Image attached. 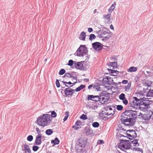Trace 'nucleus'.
<instances>
[{"label": "nucleus", "instance_id": "obj_1", "mask_svg": "<svg viewBox=\"0 0 153 153\" xmlns=\"http://www.w3.org/2000/svg\"><path fill=\"white\" fill-rule=\"evenodd\" d=\"M137 114L136 112L133 110H127L122 113L120 120L122 123L126 126H131L135 122Z\"/></svg>", "mask_w": 153, "mask_h": 153}, {"label": "nucleus", "instance_id": "obj_2", "mask_svg": "<svg viewBox=\"0 0 153 153\" xmlns=\"http://www.w3.org/2000/svg\"><path fill=\"white\" fill-rule=\"evenodd\" d=\"M51 117L50 114H44L37 118L36 121L37 124L43 127L48 126L51 121Z\"/></svg>", "mask_w": 153, "mask_h": 153}, {"label": "nucleus", "instance_id": "obj_3", "mask_svg": "<svg viewBox=\"0 0 153 153\" xmlns=\"http://www.w3.org/2000/svg\"><path fill=\"white\" fill-rule=\"evenodd\" d=\"M115 108L113 106H108L104 108L101 113V116L110 118L114 114Z\"/></svg>", "mask_w": 153, "mask_h": 153}, {"label": "nucleus", "instance_id": "obj_4", "mask_svg": "<svg viewBox=\"0 0 153 153\" xmlns=\"http://www.w3.org/2000/svg\"><path fill=\"white\" fill-rule=\"evenodd\" d=\"M88 50L85 45H80L76 52L77 56L80 57H85V60L88 59L87 55Z\"/></svg>", "mask_w": 153, "mask_h": 153}, {"label": "nucleus", "instance_id": "obj_5", "mask_svg": "<svg viewBox=\"0 0 153 153\" xmlns=\"http://www.w3.org/2000/svg\"><path fill=\"white\" fill-rule=\"evenodd\" d=\"M131 144L130 141L128 140H122L118 145V148L126 152L127 149L131 148Z\"/></svg>", "mask_w": 153, "mask_h": 153}, {"label": "nucleus", "instance_id": "obj_6", "mask_svg": "<svg viewBox=\"0 0 153 153\" xmlns=\"http://www.w3.org/2000/svg\"><path fill=\"white\" fill-rule=\"evenodd\" d=\"M109 94L105 91H102L100 94V102L102 104H106L109 99Z\"/></svg>", "mask_w": 153, "mask_h": 153}, {"label": "nucleus", "instance_id": "obj_7", "mask_svg": "<svg viewBox=\"0 0 153 153\" xmlns=\"http://www.w3.org/2000/svg\"><path fill=\"white\" fill-rule=\"evenodd\" d=\"M109 30H102L98 33V36L100 38H105V39L109 38L110 37Z\"/></svg>", "mask_w": 153, "mask_h": 153}, {"label": "nucleus", "instance_id": "obj_8", "mask_svg": "<svg viewBox=\"0 0 153 153\" xmlns=\"http://www.w3.org/2000/svg\"><path fill=\"white\" fill-rule=\"evenodd\" d=\"M150 104V101L149 100H144L143 99L140 104L139 108L141 110L142 109L143 110L144 109L147 108Z\"/></svg>", "mask_w": 153, "mask_h": 153}, {"label": "nucleus", "instance_id": "obj_9", "mask_svg": "<svg viewBox=\"0 0 153 153\" xmlns=\"http://www.w3.org/2000/svg\"><path fill=\"white\" fill-rule=\"evenodd\" d=\"M126 134L129 137V138L131 140L136 138L137 136L135 131L133 130H127Z\"/></svg>", "mask_w": 153, "mask_h": 153}, {"label": "nucleus", "instance_id": "obj_10", "mask_svg": "<svg viewBox=\"0 0 153 153\" xmlns=\"http://www.w3.org/2000/svg\"><path fill=\"white\" fill-rule=\"evenodd\" d=\"M152 114V111H149L148 113L142 115L141 117L143 120L144 121L148 120L150 119Z\"/></svg>", "mask_w": 153, "mask_h": 153}, {"label": "nucleus", "instance_id": "obj_11", "mask_svg": "<svg viewBox=\"0 0 153 153\" xmlns=\"http://www.w3.org/2000/svg\"><path fill=\"white\" fill-rule=\"evenodd\" d=\"M88 100H91L94 101L100 102V95L94 96L93 95H88Z\"/></svg>", "mask_w": 153, "mask_h": 153}, {"label": "nucleus", "instance_id": "obj_12", "mask_svg": "<svg viewBox=\"0 0 153 153\" xmlns=\"http://www.w3.org/2000/svg\"><path fill=\"white\" fill-rule=\"evenodd\" d=\"M75 92V90H73L69 87L66 88L64 90L65 94L66 96L72 95Z\"/></svg>", "mask_w": 153, "mask_h": 153}, {"label": "nucleus", "instance_id": "obj_13", "mask_svg": "<svg viewBox=\"0 0 153 153\" xmlns=\"http://www.w3.org/2000/svg\"><path fill=\"white\" fill-rule=\"evenodd\" d=\"M119 98L120 100H122L123 103L125 105H127L128 104V101L125 97V95L123 93L120 94L119 96Z\"/></svg>", "mask_w": 153, "mask_h": 153}, {"label": "nucleus", "instance_id": "obj_14", "mask_svg": "<svg viewBox=\"0 0 153 153\" xmlns=\"http://www.w3.org/2000/svg\"><path fill=\"white\" fill-rule=\"evenodd\" d=\"M93 48L96 50H99L102 48V44L98 42H95L92 44Z\"/></svg>", "mask_w": 153, "mask_h": 153}, {"label": "nucleus", "instance_id": "obj_15", "mask_svg": "<svg viewBox=\"0 0 153 153\" xmlns=\"http://www.w3.org/2000/svg\"><path fill=\"white\" fill-rule=\"evenodd\" d=\"M42 136H37L36 137L34 144L37 145H40L42 143Z\"/></svg>", "mask_w": 153, "mask_h": 153}, {"label": "nucleus", "instance_id": "obj_16", "mask_svg": "<svg viewBox=\"0 0 153 153\" xmlns=\"http://www.w3.org/2000/svg\"><path fill=\"white\" fill-rule=\"evenodd\" d=\"M22 150L25 152V153H31V150L28 144H24L23 149Z\"/></svg>", "mask_w": 153, "mask_h": 153}, {"label": "nucleus", "instance_id": "obj_17", "mask_svg": "<svg viewBox=\"0 0 153 153\" xmlns=\"http://www.w3.org/2000/svg\"><path fill=\"white\" fill-rule=\"evenodd\" d=\"M74 66L76 68L79 69H82L83 67V64L80 62H74Z\"/></svg>", "mask_w": 153, "mask_h": 153}, {"label": "nucleus", "instance_id": "obj_18", "mask_svg": "<svg viewBox=\"0 0 153 153\" xmlns=\"http://www.w3.org/2000/svg\"><path fill=\"white\" fill-rule=\"evenodd\" d=\"M135 100H132L129 103L130 106L132 107L135 108L136 106H140V104L138 102H135Z\"/></svg>", "mask_w": 153, "mask_h": 153}, {"label": "nucleus", "instance_id": "obj_19", "mask_svg": "<svg viewBox=\"0 0 153 153\" xmlns=\"http://www.w3.org/2000/svg\"><path fill=\"white\" fill-rule=\"evenodd\" d=\"M116 5V2H114L111 5V6L108 9V11L109 13H111L115 7V6Z\"/></svg>", "mask_w": 153, "mask_h": 153}, {"label": "nucleus", "instance_id": "obj_20", "mask_svg": "<svg viewBox=\"0 0 153 153\" xmlns=\"http://www.w3.org/2000/svg\"><path fill=\"white\" fill-rule=\"evenodd\" d=\"M86 34L83 31L80 34L79 39L80 40L85 41L86 38Z\"/></svg>", "mask_w": 153, "mask_h": 153}, {"label": "nucleus", "instance_id": "obj_21", "mask_svg": "<svg viewBox=\"0 0 153 153\" xmlns=\"http://www.w3.org/2000/svg\"><path fill=\"white\" fill-rule=\"evenodd\" d=\"M137 67L131 66L127 70V71L128 72H135L137 71Z\"/></svg>", "mask_w": 153, "mask_h": 153}, {"label": "nucleus", "instance_id": "obj_22", "mask_svg": "<svg viewBox=\"0 0 153 153\" xmlns=\"http://www.w3.org/2000/svg\"><path fill=\"white\" fill-rule=\"evenodd\" d=\"M111 16V15L110 13L107 15H104L103 16V18L104 19L106 20L107 22H109L110 21Z\"/></svg>", "mask_w": 153, "mask_h": 153}, {"label": "nucleus", "instance_id": "obj_23", "mask_svg": "<svg viewBox=\"0 0 153 153\" xmlns=\"http://www.w3.org/2000/svg\"><path fill=\"white\" fill-rule=\"evenodd\" d=\"M85 85H81L79 87L77 88L75 90V91L76 92H78L80 91L82 89L85 88Z\"/></svg>", "mask_w": 153, "mask_h": 153}, {"label": "nucleus", "instance_id": "obj_24", "mask_svg": "<svg viewBox=\"0 0 153 153\" xmlns=\"http://www.w3.org/2000/svg\"><path fill=\"white\" fill-rule=\"evenodd\" d=\"M109 65L110 67H113L114 68L117 67V63L115 62H110Z\"/></svg>", "mask_w": 153, "mask_h": 153}, {"label": "nucleus", "instance_id": "obj_25", "mask_svg": "<svg viewBox=\"0 0 153 153\" xmlns=\"http://www.w3.org/2000/svg\"><path fill=\"white\" fill-rule=\"evenodd\" d=\"M131 142V143L134 146H137L139 145L137 139H135Z\"/></svg>", "mask_w": 153, "mask_h": 153}, {"label": "nucleus", "instance_id": "obj_26", "mask_svg": "<svg viewBox=\"0 0 153 153\" xmlns=\"http://www.w3.org/2000/svg\"><path fill=\"white\" fill-rule=\"evenodd\" d=\"M51 142L52 143H53L54 145H57L59 144V141L57 138H56L54 140H52Z\"/></svg>", "mask_w": 153, "mask_h": 153}, {"label": "nucleus", "instance_id": "obj_27", "mask_svg": "<svg viewBox=\"0 0 153 153\" xmlns=\"http://www.w3.org/2000/svg\"><path fill=\"white\" fill-rule=\"evenodd\" d=\"M146 96L148 97H153V89L149 90L147 93Z\"/></svg>", "mask_w": 153, "mask_h": 153}, {"label": "nucleus", "instance_id": "obj_28", "mask_svg": "<svg viewBox=\"0 0 153 153\" xmlns=\"http://www.w3.org/2000/svg\"><path fill=\"white\" fill-rule=\"evenodd\" d=\"M53 132V131L51 129H47L45 131V133L47 135H50Z\"/></svg>", "mask_w": 153, "mask_h": 153}, {"label": "nucleus", "instance_id": "obj_29", "mask_svg": "<svg viewBox=\"0 0 153 153\" xmlns=\"http://www.w3.org/2000/svg\"><path fill=\"white\" fill-rule=\"evenodd\" d=\"M131 85V84L128 83L127 85L125 86L124 89L126 91H129Z\"/></svg>", "mask_w": 153, "mask_h": 153}, {"label": "nucleus", "instance_id": "obj_30", "mask_svg": "<svg viewBox=\"0 0 153 153\" xmlns=\"http://www.w3.org/2000/svg\"><path fill=\"white\" fill-rule=\"evenodd\" d=\"M133 99H134V100H135L136 101L135 102H138L139 104H140L141 101L143 100V99H139L136 97H133Z\"/></svg>", "mask_w": 153, "mask_h": 153}, {"label": "nucleus", "instance_id": "obj_31", "mask_svg": "<svg viewBox=\"0 0 153 153\" xmlns=\"http://www.w3.org/2000/svg\"><path fill=\"white\" fill-rule=\"evenodd\" d=\"M96 38V36L93 34H91L89 35V40L92 41Z\"/></svg>", "mask_w": 153, "mask_h": 153}, {"label": "nucleus", "instance_id": "obj_32", "mask_svg": "<svg viewBox=\"0 0 153 153\" xmlns=\"http://www.w3.org/2000/svg\"><path fill=\"white\" fill-rule=\"evenodd\" d=\"M63 78L64 77H73V76L71 75V74L69 73H66L65 74V75L62 76Z\"/></svg>", "mask_w": 153, "mask_h": 153}, {"label": "nucleus", "instance_id": "obj_33", "mask_svg": "<svg viewBox=\"0 0 153 153\" xmlns=\"http://www.w3.org/2000/svg\"><path fill=\"white\" fill-rule=\"evenodd\" d=\"M65 72V70L64 69H61L59 72V74L60 75H62Z\"/></svg>", "mask_w": 153, "mask_h": 153}, {"label": "nucleus", "instance_id": "obj_34", "mask_svg": "<svg viewBox=\"0 0 153 153\" xmlns=\"http://www.w3.org/2000/svg\"><path fill=\"white\" fill-rule=\"evenodd\" d=\"M80 118L83 120H86L88 119V117L86 115L83 114L80 117Z\"/></svg>", "mask_w": 153, "mask_h": 153}, {"label": "nucleus", "instance_id": "obj_35", "mask_svg": "<svg viewBox=\"0 0 153 153\" xmlns=\"http://www.w3.org/2000/svg\"><path fill=\"white\" fill-rule=\"evenodd\" d=\"M56 113L54 111H53L51 113V117H53V118L55 117L56 116Z\"/></svg>", "mask_w": 153, "mask_h": 153}, {"label": "nucleus", "instance_id": "obj_36", "mask_svg": "<svg viewBox=\"0 0 153 153\" xmlns=\"http://www.w3.org/2000/svg\"><path fill=\"white\" fill-rule=\"evenodd\" d=\"M92 126L93 127L95 128H97L99 126V123L97 122H95L93 123Z\"/></svg>", "mask_w": 153, "mask_h": 153}, {"label": "nucleus", "instance_id": "obj_37", "mask_svg": "<svg viewBox=\"0 0 153 153\" xmlns=\"http://www.w3.org/2000/svg\"><path fill=\"white\" fill-rule=\"evenodd\" d=\"M33 139V137L31 135H29L27 137V140L29 141H32Z\"/></svg>", "mask_w": 153, "mask_h": 153}, {"label": "nucleus", "instance_id": "obj_38", "mask_svg": "<svg viewBox=\"0 0 153 153\" xmlns=\"http://www.w3.org/2000/svg\"><path fill=\"white\" fill-rule=\"evenodd\" d=\"M123 108V106L121 105H118L117 106V109L119 111L122 110Z\"/></svg>", "mask_w": 153, "mask_h": 153}, {"label": "nucleus", "instance_id": "obj_39", "mask_svg": "<svg viewBox=\"0 0 153 153\" xmlns=\"http://www.w3.org/2000/svg\"><path fill=\"white\" fill-rule=\"evenodd\" d=\"M36 130L37 133L38 134V135L37 136H42V134H41V131L38 128L36 127Z\"/></svg>", "mask_w": 153, "mask_h": 153}, {"label": "nucleus", "instance_id": "obj_40", "mask_svg": "<svg viewBox=\"0 0 153 153\" xmlns=\"http://www.w3.org/2000/svg\"><path fill=\"white\" fill-rule=\"evenodd\" d=\"M74 63V62L73 60L71 59L69 61L68 65L70 66H72L73 65Z\"/></svg>", "mask_w": 153, "mask_h": 153}, {"label": "nucleus", "instance_id": "obj_41", "mask_svg": "<svg viewBox=\"0 0 153 153\" xmlns=\"http://www.w3.org/2000/svg\"><path fill=\"white\" fill-rule=\"evenodd\" d=\"M109 72L111 73H115L116 74H117L118 73V71H114L113 70L110 69Z\"/></svg>", "mask_w": 153, "mask_h": 153}, {"label": "nucleus", "instance_id": "obj_42", "mask_svg": "<svg viewBox=\"0 0 153 153\" xmlns=\"http://www.w3.org/2000/svg\"><path fill=\"white\" fill-rule=\"evenodd\" d=\"M39 148V147L38 146H34L33 147L32 149L34 151L36 152L38 149Z\"/></svg>", "mask_w": 153, "mask_h": 153}, {"label": "nucleus", "instance_id": "obj_43", "mask_svg": "<svg viewBox=\"0 0 153 153\" xmlns=\"http://www.w3.org/2000/svg\"><path fill=\"white\" fill-rule=\"evenodd\" d=\"M65 113L66 114V115L65 116L64 119H63V120L64 121H65L67 119L68 117V114L69 113V112H66Z\"/></svg>", "mask_w": 153, "mask_h": 153}, {"label": "nucleus", "instance_id": "obj_44", "mask_svg": "<svg viewBox=\"0 0 153 153\" xmlns=\"http://www.w3.org/2000/svg\"><path fill=\"white\" fill-rule=\"evenodd\" d=\"M62 83H63L65 85V84H67L69 85H71L72 84V85L70 86V87H71L73 85V83H71V82H67L64 81H62Z\"/></svg>", "mask_w": 153, "mask_h": 153}, {"label": "nucleus", "instance_id": "obj_45", "mask_svg": "<svg viewBox=\"0 0 153 153\" xmlns=\"http://www.w3.org/2000/svg\"><path fill=\"white\" fill-rule=\"evenodd\" d=\"M104 141L102 140H98L97 142V144L98 145L102 144H104Z\"/></svg>", "mask_w": 153, "mask_h": 153}, {"label": "nucleus", "instance_id": "obj_46", "mask_svg": "<svg viewBox=\"0 0 153 153\" xmlns=\"http://www.w3.org/2000/svg\"><path fill=\"white\" fill-rule=\"evenodd\" d=\"M56 84L57 88L60 87V84L58 79H57L56 81Z\"/></svg>", "mask_w": 153, "mask_h": 153}, {"label": "nucleus", "instance_id": "obj_47", "mask_svg": "<svg viewBox=\"0 0 153 153\" xmlns=\"http://www.w3.org/2000/svg\"><path fill=\"white\" fill-rule=\"evenodd\" d=\"M81 122L79 120L76 121L75 123V125L76 126H79L81 124Z\"/></svg>", "mask_w": 153, "mask_h": 153}, {"label": "nucleus", "instance_id": "obj_48", "mask_svg": "<svg viewBox=\"0 0 153 153\" xmlns=\"http://www.w3.org/2000/svg\"><path fill=\"white\" fill-rule=\"evenodd\" d=\"M72 78L76 80L75 82H74V83H73V85H74L77 82V77H76L73 76Z\"/></svg>", "mask_w": 153, "mask_h": 153}, {"label": "nucleus", "instance_id": "obj_49", "mask_svg": "<svg viewBox=\"0 0 153 153\" xmlns=\"http://www.w3.org/2000/svg\"><path fill=\"white\" fill-rule=\"evenodd\" d=\"M152 84V82H149L148 83H147L146 82L145 83L146 85V86L148 87L150 86Z\"/></svg>", "mask_w": 153, "mask_h": 153}, {"label": "nucleus", "instance_id": "obj_50", "mask_svg": "<svg viewBox=\"0 0 153 153\" xmlns=\"http://www.w3.org/2000/svg\"><path fill=\"white\" fill-rule=\"evenodd\" d=\"M135 150L137 151H140L141 152V153H142V149L139 148H135Z\"/></svg>", "mask_w": 153, "mask_h": 153}, {"label": "nucleus", "instance_id": "obj_51", "mask_svg": "<svg viewBox=\"0 0 153 153\" xmlns=\"http://www.w3.org/2000/svg\"><path fill=\"white\" fill-rule=\"evenodd\" d=\"M93 31V29L91 28H88V31L89 33Z\"/></svg>", "mask_w": 153, "mask_h": 153}, {"label": "nucleus", "instance_id": "obj_52", "mask_svg": "<svg viewBox=\"0 0 153 153\" xmlns=\"http://www.w3.org/2000/svg\"><path fill=\"white\" fill-rule=\"evenodd\" d=\"M128 81L127 80H123L122 81V83L124 84H126L127 83Z\"/></svg>", "mask_w": 153, "mask_h": 153}, {"label": "nucleus", "instance_id": "obj_53", "mask_svg": "<svg viewBox=\"0 0 153 153\" xmlns=\"http://www.w3.org/2000/svg\"><path fill=\"white\" fill-rule=\"evenodd\" d=\"M72 128H74L75 130H77L78 128V127H77L74 126H72Z\"/></svg>", "mask_w": 153, "mask_h": 153}, {"label": "nucleus", "instance_id": "obj_54", "mask_svg": "<svg viewBox=\"0 0 153 153\" xmlns=\"http://www.w3.org/2000/svg\"><path fill=\"white\" fill-rule=\"evenodd\" d=\"M93 85H89L88 87V88L89 89H90L91 88L93 87Z\"/></svg>", "mask_w": 153, "mask_h": 153}, {"label": "nucleus", "instance_id": "obj_55", "mask_svg": "<svg viewBox=\"0 0 153 153\" xmlns=\"http://www.w3.org/2000/svg\"><path fill=\"white\" fill-rule=\"evenodd\" d=\"M98 13V12H97V9H95L94 10V12H93L94 14H95L96 13Z\"/></svg>", "mask_w": 153, "mask_h": 153}, {"label": "nucleus", "instance_id": "obj_56", "mask_svg": "<svg viewBox=\"0 0 153 153\" xmlns=\"http://www.w3.org/2000/svg\"><path fill=\"white\" fill-rule=\"evenodd\" d=\"M110 28L112 30H114V26H113L112 25H111L110 26Z\"/></svg>", "mask_w": 153, "mask_h": 153}, {"label": "nucleus", "instance_id": "obj_57", "mask_svg": "<svg viewBox=\"0 0 153 153\" xmlns=\"http://www.w3.org/2000/svg\"><path fill=\"white\" fill-rule=\"evenodd\" d=\"M84 81L85 82H88V79H84Z\"/></svg>", "mask_w": 153, "mask_h": 153}, {"label": "nucleus", "instance_id": "obj_58", "mask_svg": "<svg viewBox=\"0 0 153 153\" xmlns=\"http://www.w3.org/2000/svg\"><path fill=\"white\" fill-rule=\"evenodd\" d=\"M66 84H65V86L66 87H68H68H68V85H66Z\"/></svg>", "mask_w": 153, "mask_h": 153}, {"label": "nucleus", "instance_id": "obj_59", "mask_svg": "<svg viewBox=\"0 0 153 153\" xmlns=\"http://www.w3.org/2000/svg\"><path fill=\"white\" fill-rule=\"evenodd\" d=\"M47 59H46H46H45V61H47Z\"/></svg>", "mask_w": 153, "mask_h": 153}, {"label": "nucleus", "instance_id": "obj_60", "mask_svg": "<svg viewBox=\"0 0 153 153\" xmlns=\"http://www.w3.org/2000/svg\"><path fill=\"white\" fill-rule=\"evenodd\" d=\"M88 130H89V131H91V130H90V129H88Z\"/></svg>", "mask_w": 153, "mask_h": 153}, {"label": "nucleus", "instance_id": "obj_61", "mask_svg": "<svg viewBox=\"0 0 153 153\" xmlns=\"http://www.w3.org/2000/svg\"><path fill=\"white\" fill-rule=\"evenodd\" d=\"M83 153H84V152H83Z\"/></svg>", "mask_w": 153, "mask_h": 153}]
</instances>
